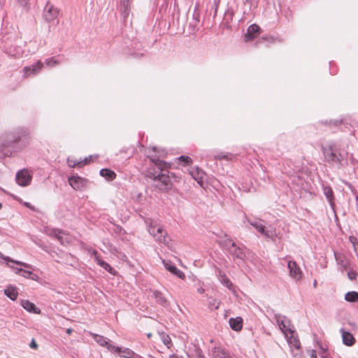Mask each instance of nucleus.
<instances>
[{
  "instance_id": "c03bdc74",
  "label": "nucleus",
  "mask_w": 358,
  "mask_h": 358,
  "mask_svg": "<svg viewBox=\"0 0 358 358\" xmlns=\"http://www.w3.org/2000/svg\"><path fill=\"white\" fill-rule=\"evenodd\" d=\"M170 358H184L182 355H178L177 354H172L169 357Z\"/></svg>"
},
{
  "instance_id": "6e6552de",
  "label": "nucleus",
  "mask_w": 358,
  "mask_h": 358,
  "mask_svg": "<svg viewBox=\"0 0 358 358\" xmlns=\"http://www.w3.org/2000/svg\"><path fill=\"white\" fill-rule=\"evenodd\" d=\"M15 180L16 182L22 187L28 186L31 184L32 173L29 169H23L17 172Z\"/></svg>"
},
{
  "instance_id": "a19ab883",
  "label": "nucleus",
  "mask_w": 358,
  "mask_h": 358,
  "mask_svg": "<svg viewBox=\"0 0 358 358\" xmlns=\"http://www.w3.org/2000/svg\"><path fill=\"white\" fill-rule=\"evenodd\" d=\"M29 0H17V3L22 7H27Z\"/></svg>"
},
{
  "instance_id": "4c0bfd02",
  "label": "nucleus",
  "mask_w": 358,
  "mask_h": 358,
  "mask_svg": "<svg viewBox=\"0 0 358 358\" xmlns=\"http://www.w3.org/2000/svg\"><path fill=\"white\" fill-rule=\"evenodd\" d=\"M162 342L164 343V344L166 345L168 348H169V345L171 342L170 336L169 335L163 333L162 334Z\"/></svg>"
},
{
  "instance_id": "39448f33",
  "label": "nucleus",
  "mask_w": 358,
  "mask_h": 358,
  "mask_svg": "<svg viewBox=\"0 0 358 358\" xmlns=\"http://www.w3.org/2000/svg\"><path fill=\"white\" fill-rule=\"evenodd\" d=\"M154 185L160 191L167 192L171 188V182L169 176L164 173L154 176Z\"/></svg>"
},
{
  "instance_id": "de8ad7c7",
  "label": "nucleus",
  "mask_w": 358,
  "mask_h": 358,
  "mask_svg": "<svg viewBox=\"0 0 358 358\" xmlns=\"http://www.w3.org/2000/svg\"><path fill=\"white\" fill-rule=\"evenodd\" d=\"M6 0H0V10L2 9Z\"/></svg>"
},
{
  "instance_id": "c756f323",
  "label": "nucleus",
  "mask_w": 358,
  "mask_h": 358,
  "mask_svg": "<svg viewBox=\"0 0 358 358\" xmlns=\"http://www.w3.org/2000/svg\"><path fill=\"white\" fill-rule=\"evenodd\" d=\"M90 159L86 157L84 160L82 161H76L72 159H68L69 166L71 167H75L76 166H78L79 167L83 166V165L87 164L90 162Z\"/></svg>"
},
{
  "instance_id": "f03ea898",
  "label": "nucleus",
  "mask_w": 358,
  "mask_h": 358,
  "mask_svg": "<svg viewBox=\"0 0 358 358\" xmlns=\"http://www.w3.org/2000/svg\"><path fill=\"white\" fill-rule=\"evenodd\" d=\"M20 132H13L7 134L1 141H0V153L2 155L3 157H10L13 154V150L12 148L13 145L18 142L20 138Z\"/></svg>"
},
{
  "instance_id": "a211bd4d",
  "label": "nucleus",
  "mask_w": 358,
  "mask_h": 358,
  "mask_svg": "<svg viewBox=\"0 0 358 358\" xmlns=\"http://www.w3.org/2000/svg\"><path fill=\"white\" fill-rule=\"evenodd\" d=\"M340 331L342 334L343 343L345 345L352 346L355 343V338L351 333L345 331L343 329H341Z\"/></svg>"
},
{
  "instance_id": "20e7f679",
  "label": "nucleus",
  "mask_w": 358,
  "mask_h": 358,
  "mask_svg": "<svg viewBox=\"0 0 358 358\" xmlns=\"http://www.w3.org/2000/svg\"><path fill=\"white\" fill-rule=\"evenodd\" d=\"M149 233L155 238L156 241L159 243H162L166 245L169 243V237L167 236L166 231L162 226L153 224L151 221L148 225Z\"/></svg>"
},
{
  "instance_id": "6e6d98bb",
  "label": "nucleus",
  "mask_w": 358,
  "mask_h": 358,
  "mask_svg": "<svg viewBox=\"0 0 358 358\" xmlns=\"http://www.w3.org/2000/svg\"><path fill=\"white\" fill-rule=\"evenodd\" d=\"M194 17L197 18V16H196V15L194 14Z\"/></svg>"
},
{
  "instance_id": "5701e85b",
  "label": "nucleus",
  "mask_w": 358,
  "mask_h": 358,
  "mask_svg": "<svg viewBox=\"0 0 358 358\" xmlns=\"http://www.w3.org/2000/svg\"><path fill=\"white\" fill-rule=\"evenodd\" d=\"M230 327L236 331H240L243 327V320L240 317L236 318H230L229 320Z\"/></svg>"
},
{
  "instance_id": "09e8293b",
  "label": "nucleus",
  "mask_w": 358,
  "mask_h": 358,
  "mask_svg": "<svg viewBox=\"0 0 358 358\" xmlns=\"http://www.w3.org/2000/svg\"><path fill=\"white\" fill-rule=\"evenodd\" d=\"M71 331H72V329H68L66 330V332H67L68 334H71Z\"/></svg>"
},
{
  "instance_id": "9b49d317",
  "label": "nucleus",
  "mask_w": 358,
  "mask_h": 358,
  "mask_svg": "<svg viewBox=\"0 0 358 358\" xmlns=\"http://www.w3.org/2000/svg\"><path fill=\"white\" fill-rule=\"evenodd\" d=\"M249 223L253 226L259 233L267 238H273L275 236V231L274 229H266L265 227L261 223L260 221L248 220Z\"/></svg>"
},
{
  "instance_id": "7c9ffc66",
  "label": "nucleus",
  "mask_w": 358,
  "mask_h": 358,
  "mask_svg": "<svg viewBox=\"0 0 358 358\" xmlns=\"http://www.w3.org/2000/svg\"><path fill=\"white\" fill-rule=\"evenodd\" d=\"M345 300L348 302H355L358 301V292L352 291L348 292L345 295Z\"/></svg>"
},
{
  "instance_id": "e433bc0d",
  "label": "nucleus",
  "mask_w": 358,
  "mask_h": 358,
  "mask_svg": "<svg viewBox=\"0 0 358 358\" xmlns=\"http://www.w3.org/2000/svg\"><path fill=\"white\" fill-rule=\"evenodd\" d=\"M178 160L183 162L185 165H190L192 163V159L188 156L182 155L179 157Z\"/></svg>"
},
{
  "instance_id": "b1692460",
  "label": "nucleus",
  "mask_w": 358,
  "mask_h": 358,
  "mask_svg": "<svg viewBox=\"0 0 358 358\" xmlns=\"http://www.w3.org/2000/svg\"><path fill=\"white\" fill-rule=\"evenodd\" d=\"M164 264L165 268L168 271H169L171 273H172L173 274L176 275V276H178V278H180L181 279L185 278V275L184 273L182 272L180 270H179L175 265H172V264L166 263L164 261Z\"/></svg>"
},
{
  "instance_id": "2eb2a0df",
  "label": "nucleus",
  "mask_w": 358,
  "mask_h": 358,
  "mask_svg": "<svg viewBox=\"0 0 358 358\" xmlns=\"http://www.w3.org/2000/svg\"><path fill=\"white\" fill-rule=\"evenodd\" d=\"M87 180L78 176H73L69 178V185L76 190H80L87 185Z\"/></svg>"
},
{
  "instance_id": "a18cd8bd",
  "label": "nucleus",
  "mask_w": 358,
  "mask_h": 358,
  "mask_svg": "<svg viewBox=\"0 0 358 358\" xmlns=\"http://www.w3.org/2000/svg\"><path fill=\"white\" fill-rule=\"evenodd\" d=\"M218 159H229V157L228 155H219L218 157Z\"/></svg>"
},
{
  "instance_id": "6ab92c4d",
  "label": "nucleus",
  "mask_w": 358,
  "mask_h": 358,
  "mask_svg": "<svg viewBox=\"0 0 358 358\" xmlns=\"http://www.w3.org/2000/svg\"><path fill=\"white\" fill-rule=\"evenodd\" d=\"M152 296L155 299V301L160 306L164 307H167L169 306L168 300L165 298L164 295L161 292L158 290L153 291Z\"/></svg>"
},
{
  "instance_id": "9d476101",
  "label": "nucleus",
  "mask_w": 358,
  "mask_h": 358,
  "mask_svg": "<svg viewBox=\"0 0 358 358\" xmlns=\"http://www.w3.org/2000/svg\"><path fill=\"white\" fill-rule=\"evenodd\" d=\"M284 336L290 348H294L296 350L301 349V343L294 329H287L286 333L284 334Z\"/></svg>"
},
{
  "instance_id": "cd10ccee",
  "label": "nucleus",
  "mask_w": 358,
  "mask_h": 358,
  "mask_svg": "<svg viewBox=\"0 0 358 358\" xmlns=\"http://www.w3.org/2000/svg\"><path fill=\"white\" fill-rule=\"evenodd\" d=\"M120 10L122 15L123 16L124 18H126L129 16L130 12V6L128 0H124L121 2Z\"/></svg>"
},
{
  "instance_id": "2f4dec72",
  "label": "nucleus",
  "mask_w": 358,
  "mask_h": 358,
  "mask_svg": "<svg viewBox=\"0 0 358 358\" xmlns=\"http://www.w3.org/2000/svg\"><path fill=\"white\" fill-rule=\"evenodd\" d=\"M208 307L211 310L218 309L220 305V301L213 297H208Z\"/></svg>"
},
{
  "instance_id": "58836bf2",
  "label": "nucleus",
  "mask_w": 358,
  "mask_h": 358,
  "mask_svg": "<svg viewBox=\"0 0 358 358\" xmlns=\"http://www.w3.org/2000/svg\"><path fill=\"white\" fill-rule=\"evenodd\" d=\"M150 159L155 165L158 166L159 169H162V165L164 162L162 160L158 158H151Z\"/></svg>"
},
{
  "instance_id": "f3484780",
  "label": "nucleus",
  "mask_w": 358,
  "mask_h": 358,
  "mask_svg": "<svg viewBox=\"0 0 358 358\" xmlns=\"http://www.w3.org/2000/svg\"><path fill=\"white\" fill-rule=\"evenodd\" d=\"M92 255L94 257L95 261L100 266H101L103 268H104L106 271H107L110 273L115 274V271L114 268L110 264H108L107 262H106L105 261L100 259L99 255L96 250H93Z\"/></svg>"
},
{
  "instance_id": "ddd939ff",
  "label": "nucleus",
  "mask_w": 358,
  "mask_h": 358,
  "mask_svg": "<svg viewBox=\"0 0 358 358\" xmlns=\"http://www.w3.org/2000/svg\"><path fill=\"white\" fill-rule=\"evenodd\" d=\"M43 65L44 64L41 60H38L35 64L31 66H24L23 69L24 76L29 77L36 75L43 69Z\"/></svg>"
},
{
  "instance_id": "603ef678",
  "label": "nucleus",
  "mask_w": 358,
  "mask_h": 358,
  "mask_svg": "<svg viewBox=\"0 0 358 358\" xmlns=\"http://www.w3.org/2000/svg\"><path fill=\"white\" fill-rule=\"evenodd\" d=\"M316 285H317V281H316V280H315V282H314V283H313V286L315 287H316Z\"/></svg>"
},
{
  "instance_id": "0eeeda50",
  "label": "nucleus",
  "mask_w": 358,
  "mask_h": 358,
  "mask_svg": "<svg viewBox=\"0 0 358 358\" xmlns=\"http://www.w3.org/2000/svg\"><path fill=\"white\" fill-rule=\"evenodd\" d=\"M272 321H275L278 326L280 330L283 334L286 333V331L289 329H294L292 324L291 321L285 315L279 313H274Z\"/></svg>"
},
{
  "instance_id": "ea45409f",
  "label": "nucleus",
  "mask_w": 358,
  "mask_h": 358,
  "mask_svg": "<svg viewBox=\"0 0 358 358\" xmlns=\"http://www.w3.org/2000/svg\"><path fill=\"white\" fill-rule=\"evenodd\" d=\"M348 276L351 280H355L357 277V273L355 271L350 270L348 271Z\"/></svg>"
},
{
  "instance_id": "bb28decb",
  "label": "nucleus",
  "mask_w": 358,
  "mask_h": 358,
  "mask_svg": "<svg viewBox=\"0 0 358 358\" xmlns=\"http://www.w3.org/2000/svg\"><path fill=\"white\" fill-rule=\"evenodd\" d=\"M100 175L102 177L105 178L108 181L113 180L116 177L115 173L113 171L108 169H101Z\"/></svg>"
},
{
  "instance_id": "4d7b16f0",
  "label": "nucleus",
  "mask_w": 358,
  "mask_h": 358,
  "mask_svg": "<svg viewBox=\"0 0 358 358\" xmlns=\"http://www.w3.org/2000/svg\"><path fill=\"white\" fill-rule=\"evenodd\" d=\"M194 17L197 18V16H196V15L194 14Z\"/></svg>"
},
{
  "instance_id": "f8f14e48",
  "label": "nucleus",
  "mask_w": 358,
  "mask_h": 358,
  "mask_svg": "<svg viewBox=\"0 0 358 358\" xmlns=\"http://www.w3.org/2000/svg\"><path fill=\"white\" fill-rule=\"evenodd\" d=\"M109 351L113 353H118L121 357L124 358H135L136 353L129 348H120L115 345H110Z\"/></svg>"
},
{
  "instance_id": "f257e3e1",
  "label": "nucleus",
  "mask_w": 358,
  "mask_h": 358,
  "mask_svg": "<svg viewBox=\"0 0 358 358\" xmlns=\"http://www.w3.org/2000/svg\"><path fill=\"white\" fill-rule=\"evenodd\" d=\"M325 160L332 165L338 167L343 166V162L346 159V153L342 152L338 145L331 142L326 146L322 147Z\"/></svg>"
},
{
  "instance_id": "3c124183",
  "label": "nucleus",
  "mask_w": 358,
  "mask_h": 358,
  "mask_svg": "<svg viewBox=\"0 0 358 358\" xmlns=\"http://www.w3.org/2000/svg\"><path fill=\"white\" fill-rule=\"evenodd\" d=\"M245 3H251V1H250V0H245Z\"/></svg>"
},
{
  "instance_id": "aec40b11",
  "label": "nucleus",
  "mask_w": 358,
  "mask_h": 358,
  "mask_svg": "<svg viewBox=\"0 0 358 358\" xmlns=\"http://www.w3.org/2000/svg\"><path fill=\"white\" fill-rule=\"evenodd\" d=\"M5 52L11 57H20L22 55L23 50L19 46L5 47Z\"/></svg>"
},
{
  "instance_id": "4be33fe9",
  "label": "nucleus",
  "mask_w": 358,
  "mask_h": 358,
  "mask_svg": "<svg viewBox=\"0 0 358 358\" xmlns=\"http://www.w3.org/2000/svg\"><path fill=\"white\" fill-rule=\"evenodd\" d=\"M22 306L28 312L38 314L41 313L40 309L36 307L35 304L28 300L21 301Z\"/></svg>"
},
{
  "instance_id": "7ed1b4c3",
  "label": "nucleus",
  "mask_w": 358,
  "mask_h": 358,
  "mask_svg": "<svg viewBox=\"0 0 358 358\" xmlns=\"http://www.w3.org/2000/svg\"><path fill=\"white\" fill-rule=\"evenodd\" d=\"M225 247L228 252L233 257L234 259H237L239 262H244L246 257L245 246H239L230 239H227L224 241Z\"/></svg>"
},
{
  "instance_id": "864d4df0",
  "label": "nucleus",
  "mask_w": 358,
  "mask_h": 358,
  "mask_svg": "<svg viewBox=\"0 0 358 358\" xmlns=\"http://www.w3.org/2000/svg\"><path fill=\"white\" fill-rule=\"evenodd\" d=\"M151 336H152V334L150 333L148 334V338H150Z\"/></svg>"
},
{
  "instance_id": "8fccbe9b",
  "label": "nucleus",
  "mask_w": 358,
  "mask_h": 358,
  "mask_svg": "<svg viewBox=\"0 0 358 358\" xmlns=\"http://www.w3.org/2000/svg\"><path fill=\"white\" fill-rule=\"evenodd\" d=\"M135 358H143V357H142L139 356L138 355L136 354Z\"/></svg>"
},
{
  "instance_id": "393cba45",
  "label": "nucleus",
  "mask_w": 358,
  "mask_h": 358,
  "mask_svg": "<svg viewBox=\"0 0 358 358\" xmlns=\"http://www.w3.org/2000/svg\"><path fill=\"white\" fill-rule=\"evenodd\" d=\"M220 282L225 287H227L231 292L235 293L236 292V287L232 283V282L227 277L225 274L220 275Z\"/></svg>"
},
{
  "instance_id": "423d86ee",
  "label": "nucleus",
  "mask_w": 358,
  "mask_h": 358,
  "mask_svg": "<svg viewBox=\"0 0 358 358\" xmlns=\"http://www.w3.org/2000/svg\"><path fill=\"white\" fill-rule=\"evenodd\" d=\"M44 233L49 236L56 238L58 241L64 245L69 241L68 234L63 230L57 228L45 227Z\"/></svg>"
},
{
  "instance_id": "473e14b6",
  "label": "nucleus",
  "mask_w": 358,
  "mask_h": 358,
  "mask_svg": "<svg viewBox=\"0 0 358 358\" xmlns=\"http://www.w3.org/2000/svg\"><path fill=\"white\" fill-rule=\"evenodd\" d=\"M0 257L3 259L4 260H6L8 262H12V263H15L17 265H20V266H22L25 268H31V266L29 264H27V263H24V262H18V261H15V260H13L11 259H10L8 257H4L1 252H0Z\"/></svg>"
},
{
  "instance_id": "a878e982",
  "label": "nucleus",
  "mask_w": 358,
  "mask_h": 358,
  "mask_svg": "<svg viewBox=\"0 0 358 358\" xmlns=\"http://www.w3.org/2000/svg\"><path fill=\"white\" fill-rule=\"evenodd\" d=\"M213 358H231L229 354L220 348H214L212 350Z\"/></svg>"
},
{
  "instance_id": "1a4fd4ad",
  "label": "nucleus",
  "mask_w": 358,
  "mask_h": 358,
  "mask_svg": "<svg viewBox=\"0 0 358 358\" xmlns=\"http://www.w3.org/2000/svg\"><path fill=\"white\" fill-rule=\"evenodd\" d=\"M59 15V10L55 8L54 6L49 4L48 3L44 8L43 10V18L46 22H52L57 24L59 22L58 20Z\"/></svg>"
},
{
  "instance_id": "72a5a7b5",
  "label": "nucleus",
  "mask_w": 358,
  "mask_h": 358,
  "mask_svg": "<svg viewBox=\"0 0 358 358\" xmlns=\"http://www.w3.org/2000/svg\"><path fill=\"white\" fill-rule=\"evenodd\" d=\"M16 273L24 278H33L31 275H33L32 272L22 269V268H17Z\"/></svg>"
},
{
  "instance_id": "49530a36",
  "label": "nucleus",
  "mask_w": 358,
  "mask_h": 358,
  "mask_svg": "<svg viewBox=\"0 0 358 358\" xmlns=\"http://www.w3.org/2000/svg\"><path fill=\"white\" fill-rule=\"evenodd\" d=\"M197 292L200 294H203L205 292V289L203 287H199L197 289Z\"/></svg>"
},
{
  "instance_id": "412c9836",
  "label": "nucleus",
  "mask_w": 358,
  "mask_h": 358,
  "mask_svg": "<svg viewBox=\"0 0 358 358\" xmlns=\"http://www.w3.org/2000/svg\"><path fill=\"white\" fill-rule=\"evenodd\" d=\"M92 337L94 340L101 346L106 348L109 350V346L113 345L110 343V340L107 338L100 336L96 334H92Z\"/></svg>"
},
{
  "instance_id": "dca6fc26",
  "label": "nucleus",
  "mask_w": 358,
  "mask_h": 358,
  "mask_svg": "<svg viewBox=\"0 0 358 358\" xmlns=\"http://www.w3.org/2000/svg\"><path fill=\"white\" fill-rule=\"evenodd\" d=\"M260 33V27L256 24H253L248 28L247 33L245 34V41L248 42L254 39Z\"/></svg>"
},
{
  "instance_id": "c9c22d12",
  "label": "nucleus",
  "mask_w": 358,
  "mask_h": 358,
  "mask_svg": "<svg viewBox=\"0 0 358 358\" xmlns=\"http://www.w3.org/2000/svg\"><path fill=\"white\" fill-rule=\"evenodd\" d=\"M44 64L48 66L52 67V66L58 64L59 62L57 60H56L54 57H51V58L45 59Z\"/></svg>"
},
{
  "instance_id": "4468645a",
  "label": "nucleus",
  "mask_w": 358,
  "mask_h": 358,
  "mask_svg": "<svg viewBox=\"0 0 358 358\" xmlns=\"http://www.w3.org/2000/svg\"><path fill=\"white\" fill-rule=\"evenodd\" d=\"M290 276L296 280H299L302 278V271L299 265L294 261H289L287 264Z\"/></svg>"
},
{
  "instance_id": "f704fd0d",
  "label": "nucleus",
  "mask_w": 358,
  "mask_h": 358,
  "mask_svg": "<svg viewBox=\"0 0 358 358\" xmlns=\"http://www.w3.org/2000/svg\"><path fill=\"white\" fill-rule=\"evenodd\" d=\"M324 194H325L329 201L331 203L333 199V191L331 187H325L324 188Z\"/></svg>"
},
{
  "instance_id": "5fc2aeb1",
  "label": "nucleus",
  "mask_w": 358,
  "mask_h": 358,
  "mask_svg": "<svg viewBox=\"0 0 358 358\" xmlns=\"http://www.w3.org/2000/svg\"><path fill=\"white\" fill-rule=\"evenodd\" d=\"M355 239V238L352 237V236H350V241H352V239Z\"/></svg>"
},
{
  "instance_id": "13d9d810",
  "label": "nucleus",
  "mask_w": 358,
  "mask_h": 358,
  "mask_svg": "<svg viewBox=\"0 0 358 358\" xmlns=\"http://www.w3.org/2000/svg\"><path fill=\"white\" fill-rule=\"evenodd\" d=\"M1 207H2V205H1V203H0V209L1 208Z\"/></svg>"
},
{
  "instance_id": "37998d69",
  "label": "nucleus",
  "mask_w": 358,
  "mask_h": 358,
  "mask_svg": "<svg viewBox=\"0 0 358 358\" xmlns=\"http://www.w3.org/2000/svg\"><path fill=\"white\" fill-rule=\"evenodd\" d=\"M310 358H317L316 350H312L310 351Z\"/></svg>"
},
{
  "instance_id": "c85d7f7f",
  "label": "nucleus",
  "mask_w": 358,
  "mask_h": 358,
  "mask_svg": "<svg viewBox=\"0 0 358 358\" xmlns=\"http://www.w3.org/2000/svg\"><path fill=\"white\" fill-rule=\"evenodd\" d=\"M4 294L13 301L15 300L17 297V292L15 290V288L13 287H8L5 289Z\"/></svg>"
},
{
  "instance_id": "79ce46f5",
  "label": "nucleus",
  "mask_w": 358,
  "mask_h": 358,
  "mask_svg": "<svg viewBox=\"0 0 358 358\" xmlns=\"http://www.w3.org/2000/svg\"><path fill=\"white\" fill-rule=\"evenodd\" d=\"M29 346L31 348H33V349H36L38 348V345L34 339L31 341Z\"/></svg>"
}]
</instances>
